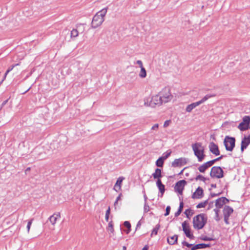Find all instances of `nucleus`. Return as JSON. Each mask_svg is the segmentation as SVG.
<instances>
[{"label": "nucleus", "instance_id": "nucleus-24", "mask_svg": "<svg viewBox=\"0 0 250 250\" xmlns=\"http://www.w3.org/2000/svg\"><path fill=\"white\" fill-rule=\"evenodd\" d=\"M214 96H215V95L207 94V95H205L203 98H202L201 100L198 101L197 103H198L199 105H200L201 104L205 103L206 101H207L210 98L213 97Z\"/></svg>", "mask_w": 250, "mask_h": 250}, {"label": "nucleus", "instance_id": "nucleus-37", "mask_svg": "<svg viewBox=\"0 0 250 250\" xmlns=\"http://www.w3.org/2000/svg\"><path fill=\"white\" fill-rule=\"evenodd\" d=\"M149 210V206L147 204L145 203V205H144V212H145V213L147 212Z\"/></svg>", "mask_w": 250, "mask_h": 250}, {"label": "nucleus", "instance_id": "nucleus-47", "mask_svg": "<svg viewBox=\"0 0 250 250\" xmlns=\"http://www.w3.org/2000/svg\"><path fill=\"white\" fill-rule=\"evenodd\" d=\"M169 121H165L164 123V126L165 127L169 125Z\"/></svg>", "mask_w": 250, "mask_h": 250}, {"label": "nucleus", "instance_id": "nucleus-46", "mask_svg": "<svg viewBox=\"0 0 250 250\" xmlns=\"http://www.w3.org/2000/svg\"><path fill=\"white\" fill-rule=\"evenodd\" d=\"M203 240L205 241H210L212 240V239L207 236H205L204 238H203Z\"/></svg>", "mask_w": 250, "mask_h": 250}, {"label": "nucleus", "instance_id": "nucleus-4", "mask_svg": "<svg viewBox=\"0 0 250 250\" xmlns=\"http://www.w3.org/2000/svg\"><path fill=\"white\" fill-rule=\"evenodd\" d=\"M207 222V217L204 214H199L194 217L193 223L195 229H202Z\"/></svg>", "mask_w": 250, "mask_h": 250}, {"label": "nucleus", "instance_id": "nucleus-31", "mask_svg": "<svg viewBox=\"0 0 250 250\" xmlns=\"http://www.w3.org/2000/svg\"><path fill=\"white\" fill-rule=\"evenodd\" d=\"M79 35V31L77 29H73L71 32V37H77Z\"/></svg>", "mask_w": 250, "mask_h": 250}, {"label": "nucleus", "instance_id": "nucleus-1", "mask_svg": "<svg viewBox=\"0 0 250 250\" xmlns=\"http://www.w3.org/2000/svg\"><path fill=\"white\" fill-rule=\"evenodd\" d=\"M107 11V8H104L98 12L93 17L91 27L95 29L100 26L104 21V17Z\"/></svg>", "mask_w": 250, "mask_h": 250}, {"label": "nucleus", "instance_id": "nucleus-8", "mask_svg": "<svg viewBox=\"0 0 250 250\" xmlns=\"http://www.w3.org/2000/svg\"><path fill=\"white\" fill-rule=\"evenodd\" d=\"M250 122V117L249 116H245L243 118L242 122H241L238 128L241 131L246 130L248 129Z\"/></svg>", "mask_w": 250, "mask_h": 250}, {"label": "nucleus", "instance_id": "nucleus-12", "mask_svg": "<svg viewBox=\"0 0 250 250\" xmlns=\"http://www.w3.org/2000/svg\"><path fill=\"white\" fill-rule=\"evenodd\" d=\"M187 163V159L185 158H180L175 159L172 163L173 167H178L185 165Z\"/></svg>", "mask_w": 250, "mask_h": 250}, {"label": "nucleus", "instance_id": "nucleus-40", "mask_svg": "<svg viewBox=\"0 0 250 250\" xmlns=\"http://www.w3.org/2000/svg\"><path fill=\"white\" fill-rule=\"evenodd\" d=\"M196 179L200 180L201 181H204L205 180V178L203 176H202L201 175H199L196 177Z\"/></svg>", "mask_w": 250, "mask_h": 250}, {"label": "nucleus", "instance_id": "nucleus-2", "mask_svg": "<svg viewBox=\"0 0 250 250\" xmlns=\"http://www.w3.org/2000/svg\"><path fill=\"white\" fill-rule=\"evenodd\" d=\"M162 104V99L159 93L153 95L151 98L146 97L144 99V104L146 106L155 107Z\"/></svg>", "mask_w": 250, "mask_h": 250}, {"label": "nucleus", "instance_id": "nucleus-32", "mask_svg": "<svg viewBox=\"0 0 250 250\" xmlns=\"http://www.w3.org/2000/svg\"><path fill=\"white\" fill-rule=\"evenodd\" d=\"M107 229L108 231H110V232H111L112 233L114 232L113 225L112 222H110L108 223Z\"/></svg>", "mask_w": 250, "mask_h": 250}, {"label": "nucleus", "instance_id": "nucleus-13", "mask_svg": "<svg viewBox=\"0 0 250 250\" xmlns=\"http://www.w3.org/2000/svg\"><path fill=\"white\" fill-rule=\"evenodd\" d=\"M61 219V214L59 212H56L52 214L51 216L49 217L48 221L50 222V223L53 226H54L56 224L57 222L60 220Z\"/></svg>", "mask_w": 250, "mask_h": 250}, {"label": "nucleus", "instance_id": "nucleus-16", "mask_svg": "<svg viewBox=\"0 0 250 250\" xmlns=\"http://www.w3.org/2000/svg\"><path fill=\"white\" fill-rule=\"evenodd\" d=\"M204 191L202 188L199 187L193 193L192 198L193 199H201L203 197Z\"/></svg>", "mask_w": 250, "mask_h": 250}, {"label": "nucleus", "instance_id": "nucleus-48", "mask_svg": "<svg viewBox=\"0 0 250 250\" xmlns=\"http://www.w3.org/2000/svg\"><path fill=\"white\" fill-rule=\"evenodd\" d=\"M181 211L180 210H178V211L175 213V216H178L181 213Z\"/></svg>", "mask_w": 250, "mask_h": 250}, {"label": "nucleus", "instance_id": "nucleus-33", "mask_svg": "<svg viewBox=\"0 0 250 250\" xmlns=\"http://www.w3.org/2000/svg\"><path fill=\"white\" fill-rule=\"evenodd\" d=\"M170 151H167L166 152V153L163 154V156L162 157L165 160H166L170 155L171 154Z\"/></svg>", "mask_w": 250, "mask_h": 250}, {"label": "nucleus", "instance_id": "nucleus-56", "mask_svg": "<svg viewBox=\"0 0 250 250\" xmlns=\"http://www.w3.org/2000/svg\"><path fill=\"white\" fill-rule=\"evenodd\" d=\"M123 249V250H125L126 247L125 246H124Z\"/></svg>", "mask_w": 250, "mask_h": 250}, {"label": "nucleus", "instance_id": "nucleus-59", "mask_svg": "<svg viewBox=\"0 0 250 250\" xmlns=\"http://www.w3.org/2000/svg\"><path fill=\"white\" fill-rule=\"evenodd\" d=\"M249 128H250V125H249Z\"/></svg>", "mask_w": 250, "mask_h": 250}, {"label": "nucleus", "instance_id": "nucleus-7", "mask_svg": "<svg viewBox=\"0 0 250 250\" xmlns=\"http://www.w3.org/2000/svg\"><path fill=\"white\" fill-rule=\"evenodd\" d=\"M210 175L212 177L220 178L223 176V171L220 167H213L211 169Z\"/></svg>", "mask_w": 250, "mask_h": 250}, {"label": "nucleus", "instance_id": "nucleus-53", "mask_svg": "<svg viewBox=\"0 0 250 250\" xmlns=\"http://www.w3.org/2000/svg\"><path fill=\"white\" fill-rule=\"evenodd\" d=\"M118 201H117V200H116V201H115V203H114V207H115V208H116V205H117V203H118Z\"/></svg>", "mask_w": 250, "mask_h": 250}, {"label": "nucleus", "instance_id": "nucleus-19", "mask_svg": "<svg viewBox=\"0 0 250 250\" xmlns=\"http://www.w3.org/2000/svg\"><path fill=\"white\" fill-rule=\"evenodd\" d=\"M250 143V135L247 137H245L241 142V149L243 151L244 149L246 148L247 146Z\"/></svg>", "mask_w": 250, "mask_h": 250}, {"label": "nucleus", "instance_id": "nucleus-14", "mask_svg": "<svg viewBox=\"0 0 250 250\" xmlns=\"http://www.w3.org/2000/svg\"><path fill=\"white\" fill-rule=\"evenodd\" d=\"M183 230L184 231L187 237L191 238L193 237V235L190 232L189 226L186 221H184L182 223Z\"/></svg>", "mask_w": 250, "mask_h": 250}, {"label": "nucleus", "instance_id": "nucleus-50", "mask_svg": "<svg viewBox=\"0 0 250 250\" xmlns=\"http://www.w3.org/2000/svg\"><path fill=\"white\" fill-rule=\"evenodd\" d=\"M109 215L108 214H105V220L108 222V219H109Z\"/></svg>", "mask_w": 250, "mask_h": 250}, {"label": "nucleus", "instance_id": "nucleus-25", "mask_svg": "<svg viewBox=\"0 0 250 250\" xmlns=\"http://www.w3.org/2000/svg\"><path fill=\"white\" fill-rule=\"evenodd\" d=\"M214 211L215 212V214L214 219L216 221H219L221 218V216L219 215L220 209L217 208H215L214 209Z\"/></svg>", "mask_w": 250, "mask_h": 250}, {"label": "nucleus", "instance_id": "nucleus-18", "mask_svg": "<svg viewBox=\"0 0 250 250\" xmlns=\"http://www.w3.org/2000/svg\"><path fill=\"white\" fill-rule=\"evenodd\" d=\"M124 179H125V177H124L123 176L119 177L118 178V179L114 185V189L116 191L118 192L121 190L122 182Z\"/></svg>", "mask_w": 250, "mask_h": 250}, {"label": "nucleus", "instance_id": "nucleus-9", "mask_svg": "<svg viewBox=\"0 0 250 250\" xmlns=\"http://www.w3.org/2000/svg\"><path fill=\"white\" fill-rule=\"evenodd\" d=\"M221 158H222V156L218 158H216L214 160L208 161V162L203 164V165H202L198 167V170L201 172H204L207 169H208V168H209V167L212 166L214 164L215 162H216L217 160H220V159H221Z\"/></svg>", "mask_w": 250, "mask_h": 250}, {"label": "nucleus", "instance_id": "nucleus-54", "mask_svg": "<svg viewBox=\"0 0 250 250\" xmlns=\"http://www.w3.org/2000/svg\"><path fill=\"white\" fill-rule=\"evenodd\" d=\"M141 225L140 222L139 221L137 224V228L139 227Z\"/></svg>", "mask_w": 250, "mask_h": 250}, {"label": "nucleus", "instance_id": "nucleus-57", "mask_svg": "<svg viewBox=\"0 0 250 250\" xmlns=\"http://www.w3.org/2000/svg\"><path fill=\"white\" fill-rule=\"evenodd\" d=\"M130 230H129V229H128L127 231H126V233H128Z\"/></svg>", "mask_w": 250, "mask_h": 250}, {"label": "nucleus", "instance_id": "nucleus-21", "mask_svg": "<svg viewBox=\"0 0 250 250\" xmlns=\"http://www.w3.org/2000/svg\"><path fill=\"white\" fill-rule=\"evenodd\" d=\"M154 179L157 180H161L162 177L161 170L158 168H156L155 172L152 175Z\"/></svg>", "mask_w": 250, "mask_h": 250}, {"label": "nucleus", "instance_id": "nucleus-6", "mask_svg": "<svg viewBox=\"0 0 250 250\" xmlns=\"http://www.w3.org/2000/svg\"><path fill=\"white\" fill-rule=\"evenodd\" d=\"M226 149L228 151H232L234 146V138L226 136L224 141Z\"/></svg>", "mask_w": 250, "mask_h": 250}, {"label": "nucleus", "instance_id": "nucleus-49", "mask_svg": "<svg viewBox=\"0 0 250 250\" xmlns=\"http://www.w3.org/2000/svg\"><path fill=\"white\" fill-rule=\"evenodd\" d=\"M110 207H108V209H107V210H106V211L105 214H108V215H109V214H110Z\"/></svg>", "mask_w": 250, "mask_h": 250}, {"label": "nucleus", "instance_id": "nucleus-38", "mask_svg": "<svg viewBox=\"0 0 250 250\" xmlns=\"http://www.w3.org/2000/svg\"><path fill=\"white\" fill-rule=\"evenodd\" d=\"M159 126V124H156L152 126L151 129L152 130L157 131L158 129Z\"/></svg>", "mask_w": 250, "mask_h": 250}, {"label": "nucleus", "instance_id": "nucleus-28", "mask_svg": "<svg viewBox=\"0 0 250 250\" xmlns=\"http://www.w3.org/2000/svg\"><path fill=\"white\" fill-rule=\"evenodd\" d=\"M185 214H186L187 218L190 219L191 216L193 214V211L190 209H187L185 210Z\"/></svg>", "mask_w": 250, "mask_h": 250}, {"label": "nucleus", "instance_id": "nucleus-15", "mask_svg": "<svg viewBox=\"0 0 250 250\" xmlns=\"http://www.w3.org/2000/svg\"><path fill=\"white\" fill-rule=\"evenodd\" d=\"M229 202L225 197H221L217 199L215 201V208L220 209L223 206Z\"/></svg>", "mask_w": 250, "mask_h": 250}, {"label": "nucleus", "instance_id": "nucleus-30", "mask_svg": "<svg viewBox=\"0 0 250 250\" xmlns=\"http://www.w3.org/2000/svg\"><path fill=\"white\" fill-rule=\"evenodd\" d=\"M208 203V200H206L204 202H201L196 206L197 208H205Z\"/></svg>", "mask_w": 250, "mask_h": 250}, {"label": "nucleus", "instance_id": "nucleus-11", "mask_svg": "<svg viewBox=\"0 0 250 250\" xmlns=\"http://www.w3.org/2000/svg\"><path fill=\"white\" fill-rule=\"evenodd\" d=\"M233 208L229 207V206H225V208H224L223 214L224 216V220L227 224H229V218L230 214H231L233 213Z\"/></svg>", "mask_w": 250, "mask_h": 250}, {"label": "nucleus", "instance_id": "nucleus-55", "mask_svg": "<svg viewBox=\"0 0 250 250\" xmlns=\"http://www.w3.org/2000/svg\"><path fill=\"white\" fill-rule=\"evenodd\" d=\"M7 100H6V101H4V102H3V103H2V105H3L5 104H6V103H7Z\"/></svg>", "mask_w": 250, "mask_h": 250}, {"label": "nucleus", "instance_id": "nucleus-52", "mask_svg": "<svg viewBox=\"0 0 250 250\" xmlns=\"http://www.w3.org/2000/svg\"><path fill=\"white\" fill-rule=\"evenodd\" d=\"M121 194H120L117 198L116 200L117 201H118L119 200H120L121 199Z\"/></svg>", "mask_w": 250, "mask_h": 250}, {"label": "nucleus", "instance_id": "nucleus-26", "mask_svg": "<svg viewBox=\"0 0 250 250\" xmlns=\"http://www.w3.org/2000/svg\"><path fill=\"white\" fill-rule=\"evenodd\" d=\"M139 75V77L141 78H144L146 76V72L145 68L144 67L141 68V70Z\"/></svg>", "mask_w": 250, "mask_h": 250}, {"label": "nucleus", "instance_id": "nucleus-20", "mask_svg": "<svg viewBox=\"0 0 250 250\" xmlns=\"http://www.w3.org/2000/svg\"><path fill=\"white\" fill-rule=\"evenodd\" d=\"M156 185L159 189L160 192L161 193V197H162L165 191V187L164 185L162 184L161 180H157Z\"/></svg>", "mask_w": 250, "mask_h": 250}, {"label": "nucleus", "instance_id": "nucleus-58", "mask_svg": "<svg viewBox=\"0 0 250 250\" xmlns=\"http://www.w3.org/2000/svg\"><path fill=\"white\" fill-rule=\"evenodd\" d=\"M146 199H147V197L146 196H145V202H146Z\"/></svg>", "mask_w": 250, "mask_h": 250}, {"label": "nucleus", "instance_id": "nucleus-22", "mask_svg": "<svg viewBox=\"0 0 250 250\" xmlns=\"http://www.w3.org/2000/svg\"><path fill=\"white\" fill-rule=\"evenodd\" d=\"M198 105H199L197 102L192 103L187 106L186 110L188 112H190L194 108Z\"/></svg>", "mask_w": 250, "mask_h": 250}, {"label": "nucleus", "instance_id": "nucleus-42", "mask_svg": "<svg viewBox=\"0 0 250 250\" xmlns=\"http://www.w3.org/2000/svg\"><path fill=\"white\" fill-rule=\"evenodd\" d=\"M199 245H200V249H204V248H206L208 247L209 246L208 245H207V244H199Z\"/></svg>", "mask_w": 250, "mask_h": 250}, {"label": "nucleus", "instance_id": "nucleus-45", "mask_svg": "<svg viewBox=\"0 0 250 250\" xmlns=\"http://www.w3.org/2000/svg\"><path fill=\"white\" fill-rule=\"evenodd\" d=\"M183 244L184 245H185V246H186L188 248H190L191 246V244H188V243H187L186 242H184L183 243Z\"/></svg>", "mask_w": 250, "mask_h": 250}, {"label": "nucleus", "instance_id": "nucleus-27", "mask_svg": "<svg viewBox=\"0 0 250 250\" xmlns=\"http://www.w3.org/2000/svg\"><path fill=\"white\" fill-rule=\"evenodd\" d=\"M165 160L162 157H160L156 162V165L158 167H162Z\"/></svg>", "mask_w": 250, "mask_h": 250}, {"label": "nucleus", "instance_id": "nucleus-3", "mask_svg": "<svg viewBox=\"0 0 250 250\" xmlns=\"http://www.w3.org/2000/svg\"><path fill=\"white\" fill-rule=\"evenodd\" d=\"M192 148L194 155L197 157L198 162H202L206 156L204 154L205 148L200 143H196L192 145Z\"/></svg>", "mask_w": 250, "mask_h": 250}, {"label": "nucleus", "instance_id": "nucleus-35", "mask_svg": "<svg viewBox=\"0 0 250 250\" xmlns=\"http://www.w3.org/2000/svg\"><path fill=\"white\" fill-rule=\"evenodd\" d=\"M33 220V219H32L30 221H28L27 225V232H29L30 231V227L32 223V221Z\"/></svg>", "mask_w": 250, "mask_h": 250}, {"label": "nucleus", "instance_id": "nucleus-17", "mask_svg": "<svg viewBox=\"0 0 250 250\" xmlns=\"http://www.w3.org/2000/svg\"><path fill=\"white\" fill-rule=\"evenodd\" d=\"M208 147L210 151L215 155L218 156L220 154L218 146L213 142L209 143Z\"/></svg>", "mask_w": 250, "mask_h": 250}, {"label": "nucleus", "instance_id": "nucleus-36", "mask_svg": "<svg viewBox=\"0 0 250 250\" xmlns=\"http://www.w3.org/2000/svg\"><path fill=\"white\" fill-rule=\"evenodd\" d=\"M124 225L125 227H126L128 229H129V230H130L131 225L129 222L125 221L124 223Z\"/></svg>", "mask_w": 250, "mask_h": 250}, {"label": "nucleus", "instance_id": "nucleus-23", "mask_svg": "<svg viewBox=\"0 0 250 250\" xmlns=\"http://www.w3.org/2000/svg\"><path fill=\"white\" fill-rule=\"evenodd\" d=\"M178 239V236L177 235H174L173 236L168 237L167 239V242L170 245H174L177 242Z\"/></svg>", "mask_w": 250, "mask_h": 250}, {"label": "nucleus", "instance_id": "nucleus-34", "mask_svg": "<svg viewBox=\"0 0 250 250\" xmlns=\"http://www.w3.org/2000/svg\"><path fill=\"white\" fill-rule=\"evenodd\" d=\"M19 65V63H17V64H14L12 66H11V67H9L7 70L6 71L5 73V75H4V77H5L6 76V75H7V74L10 72L13 68L14 67H15L17 65Z\"/></svg>", "mask_w": 250, "mask_h": 250}, {"label": "nucleus", "instance_id": "nucleus-43", "mask_svg": "<svg viewBox=\"0 0 250 250\" xmlns=\"http://www.w3.org/2000/svg\"><path fill=\"white\" fill-rule=\"evenodd\" d=\"M136 63H137V64H138L139 65V66H140V68H142V67H144V66H143V62H142L141 61H140V60H138V61H137V62H136Z\"/></svg>", "mask_w": 250, "mask_h": 250}, {"label": "nucleus", "instance_id": "nucleus-5", "mask_svg": "<svg viewBox=\"0 0 250 250\" xmlns=\"http://www.w3.org/2000/svg\"><path fill=\"white\" fill-rule=\"evenodd\" d=\"M158 93L162 99L163 104L167 103L172 99V96L170 92L169 89L167 88L166 87L163 89Z\"/></svg>", "mask_w": 250, "mask_h": 250}, {"label": "nucleus", "instance_id": "nucleus-10", "mask_svg": "<svg viewBox=\"0 0 250 250\" xmlns=\"http://www.w3.org/2000/svg\"><path fill=\"white\" fill-rule=\"evenodd\" d=\"M186 184L187 182L184 180H180L177 182L174 187L175 191L181 195L182 194L183 189Z\"/></svg>", "mask_w": 250, "mask_h": 250}, {"label": "nucleus", "instance_id": "nucleus-51", "mask_svg": "<svg viewBox=\"0 0 250 250\" xmlns=\"http://www.w3.org/2000/svg\"><path fill=\"white\" fill-rule=\"evenodd\" d=\"M148 247L147 245H146L143 249L142 250H148Z\"/></svg>", "mask_w": 250, "mask_h": 250}, {"label": "nucleus", "instance_id": "nucleus-41", "mask_svg": "<svg viewBox=\"0 0 250 250\" xmlns=\"http://www.w3.org/2000/svg\"><path fill=\"white\" fill-rule=\"evenodd\" d=\"M200 245L197 244L191 248V250H196L197 249H200Z\"/></svg>", "mask_w": 250, "mask_h": 250}, {"label": "nucleus", "instance_id": "nucleus-29", "mask_svg": "<svg viewBox=\"0 0 250 250\" xmlns=\"http://www.w3.org/2000/svg\"><path fill=\"white\" fill-rule=\"evenodd\" d=\"M160 228V225L159 224H158L156 226L155 228L153 229L152 231V232L151 233V236L152 237L153 235H157L158 233V231L159 229Z\"/></svg>", "mask_w": 250, "mask_h": 250}, {"label": "nucleus", "instance_id": "nucleus-44", "mask_svg": "<svg viewBox=\"0 0 250 250\" xmlns=\"http://www.w3.org/2000/svg\"><path fill=\"white\" fill-rule=\"evenodd\" d=\"M183 206L184 204L183 202H180L178 210H180L182 211L183 208Z\"/></svg>", "mask_w": 250, "mask_h": 250}, {"label": "nucleus", "instance_id": "nucleus-39", "mask_svg": "<svg viewBox=\"0 0 250 250\" xmlns=\"http://www.w3.org/2000/svg\"><path fill=\"white\" fill-rule=\"evenodd\" d=\"M170 210V207L169 206H167L166 208L165 216H167L169 214Z\"/></svg>", "mask_w": 250, "mask_h": 250}]
</instances>
